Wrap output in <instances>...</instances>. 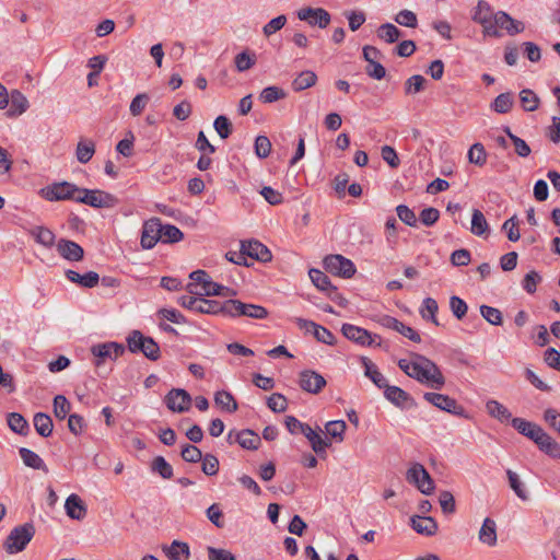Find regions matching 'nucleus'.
Instances as JSON below:
<instances>
[{"mask_svg":"<svg viewBox=\"0 0 560 560\" xmlns=\"http://www.w3.org/2000/svg\"><path fill=\"white\" fill-rule=\"evenodd\" d=\"M413 361L410 363L409 377L415 378L421 384H427L433 389L440 390L445 385V377L435 362L429 358L411 353Z\"/></svg>","mask_w":560,"mask_h":560,"instance_id":"1","label":"nucleus"},{"mask_svg":"<svg viewBox=\"0 0 560 560\" xmlns=\"http://www.w3.org/2000/svg\"><path fill=\"white\" fill-rule=\"evenodd\" d=\"M268 314V310L261 305L244 303L240 300L233 299L225 301L224 316L233 318L245 316L253 319H264Z\"/></svg>","mask_w":560,"mask_h":560,"instance_id":"2","label":"nucleus"},{"mask_svg":"<svg viewBox=\"0 0 560 560\" xmlns=\"http://www.w3.org/2000/svg\"><path fill=\"white\" fill-rule=\"evenodd\" d=\"M83 188L73 183L62 180L52 183L40 190V195L48 201L73 200L77 201L78 195H81Z\"/></svg>","mask_w":560,"mask_h":560,"instance_id":"3","label":"nucleus"},{"mask_svg":"<svg viewBox=\"0 0 560 560\" xmlns=\"http://www.w3.org/2000/svg\"><path fill=\"white\" fill-rule=\"evenodd\" d=\"M178 303L182 307L201 314L224 315L225 301L219 302L215 300H207L203 298H196L192 295H183L178 299Z\"/></svg>","mask_w":560,"mask_h":560,"instance_id":"4","label":"nucleus"},{"mask_svg":"<svg viewBox=\"0 0 560 560\" xmlns=\"http://www.w3.org/2000/svg\"><path fill=\"white\" fill-rule=\"evenodd\" d=\"M81 195H78L77 202L88 205L96 209H110L119 203V199L107 191L101 189L83 188Z\"/></svg>","mask_w":560,"mask_h":560,"instance_id":"5","label":"nucleus"},{"mask_svg":"<svg viewBox=\"0 0 560 560\" xmlns=\"http://www.w3.org/2000/svg\"><path fill=\"white\" fill-rule=\"evenodd\" d=\"M494 14L491 5L485 1L479 0L471 16L472 21L482 26L485 36L501 37L502 34L494 27Z\"/></svg>","mask_w":560,"mask_h":560,"instance_id":"6","label":"nucleus"},{"mask_svg":"<svg viewBox=\"0 0 560 560\" xmlns=\"http://www.w3.org/2000/svg\"><path fill=\"white\" fill-rule=\"evenodd\" d=\"M35 535V527H13L3 542L9 555L23 551Z\"/></svg>","mask_w":560,"mask_h":560,"instance_id":"7","label":"nucleus"},{"mask_svg":"<svg viewBox=\"0 0 560 560\" xmlns=\"http://www.w3.org/2000/svg\"><path fill=\"white\" fill-rule=\"evenodd\" d=\"M406 480L415 485L420 492L429 495L434 490V481L420 463H415L406 474Z\"/></svg>","mask_w":560,"mask_h":560,"instance_id":"8","label":"nucleus"},{"mask_svg":"<svg viewBox=\"0 0 560 560\" xmlns=\"http://www.w3.org/2000/svg\"><path fill=\"white\" fill-rule=\"evenodd\" d=\"M323 262L326 271L341 278L349 279L357 271L354 264L342 255H328Z\"/></svg>","mask_w":560,"mask_h":560,"instance_id":"9","label":"nucleus"},{"mask_svg":"<svg viewBox=\"0 0 560 560\" xmlns=\"http://www.w3.org/2000/svg\"><path fill=\"white\" fill-rule=\"evenodd\" d=\"M423 398L440 410L454 416L467 418L465 408L447 395L428 392L424 393Z\"/></svg>","mask_w":560,"mask_h":560,"instance_id":"10","label":"nucleus"},{"mask_svg":"<svg viewBox=\"0 0 560 560\" xmlns=\"http://www.w3.org/2000/svg\"><path fill=\"white\" fill-rule=\"evenodd\" d=\"M91 352L95 358V366L100 369L106 359L114 361L122 355L125 353V347L121 343L109 341L92 346Z\"/></svg>","mask_w":560,"mask_h":560,"instance_id":"11","label":"nucleus"},{"mask_svg":"<svg viewBox=\"0 0 560 560\" xmlns=\"http://www.w3.org/2000/svg\"><path fill=\"white\" fill-rule=\"evenodd\" d=\"M166 407L173 412L188 411L191 404V396L183 388H172L164 397Z\"/></svg>","mask_w":560,"mask_h":560,"instance_id":"12","label":"nucleus"},{"mask_svg":"<svg viewBox=\"0 0 560 560\" xmlns=\"http://www.w3.org/2000/svg\"><path fill=\"white\" fill-rule=\"evenodd\" d=\"M161 229L162 221L160 218H151L144 222L140 241L142 248L151 249L158 242H161Z\"/></svg>","mask_w":560,"mask_h":560,"instance_id":"13","label":"nucleus"},{"mask_svg":"<svg viewBox=\"0 0 560 560\" xmlns=\"http://www.w3.org/2000/svg\"><path fill=\"white\" fill-rule=\"evenodd\" d=\"M295 324L300 329H304L305 331H310V328H313L314 338L322 343L334 346L336 343V337L334 334L327 329L326 327L316 324L313 320L304 319L302 317L294 318Z\"/></svg>","mask_w":560,"mask_h":560,"instance_id":"14","label":"nucleus"},{"mask_svg":"<svg viewBox=\"0 0 560 560\" xmlns=\"http://www.w3.org/2000/svg\"><path fill=\"white\" fill-rule=\"evenodd\" d=\"M300 387L310 394H318L326 386L325 377L316 371L304 370L299 374Z\"/></svg>","mask_w":560,"mask_h":560,"instance_id":"15","label":"nucleus"},{"mask_svg":"<svg viewBox=\"0 0 560 560\" xmlns=\"http://www.w3.org/2000/svg\"><path fill=\"white\" fill-rule=\"evenodd\" d=\"M384 396L394 406L401 409L413 408L417 406V402L411 395L398 386L387 384L384 387Z\"/></svg>","mask_w":560,"mask_h":560,"instance_id":"16","label":"nucleus"},{"mask_svg":"<svg viewBox=\"0 0 560 560\" xmlns=\"http://www.w3.org/2000/svg\"><path fill=\"white\" fill-rule=\"evenodd\" d=\"M298 16L302 21H306L310 25H317L320 28H325L330 23V14L322 8H306L298 12Z\"/></svg>","mask_w":560,"mask_h":560,"instance_id":"17","label":"nucleus"},{"mask_svg":"<svg viewBox=\"0 0 560 560\" xmlns=\"http://www.w3.org/2000/svg\"><path fill=\"white\" fill-rule=\"evenodd\" d=\"M494 27L506 31L511 36L522 33L525 30L523 22L514 20L510 14L504 11H498L494 14Z\"/></svg>","mask_w":560,"mask_h":560,"instance_id":"18","label":"nucleus"},{"mask_svg":"<svg viewBox=\"0 0 560 560\" xmlns=\"http://www.w3.org/2000/svg\"><path fill=\"white\" fill-rule=\"evenodd\" d=\"M242 248L246 250L247 257L260 262H268L272 259L270 249L257 240L242 241Z\"/></svg>","mask_w":560,"mask_h":560,"instance_id":"19","label":"nucleus"},{"mask_svg":"<svg viewBox=\"0 0 560 560\" xmlns=\"http://www.w3.org/2000/svg\"><path fill=\"white\" fill-rule=\"evenodd\" d=\"M341 332L347 339L360 346H373L374 343L372 334L359 326L352 324H343L341 327Z\"/></svg>","mask_w":560,"mask_h":560,"instance_id":"20","label":"nucleus"},{"mask_svg":"<svg viewBox=\"0 0 560 560\" xmlns=\"http://www.w3.org/2000/svg\"><path fill=\"white\" fill-rule=\"evenodd\" d=\"M58 254L66 260L80 261L84 257L83 248L74 241L60 238L57 244Z\"/></svg>","mask_w":560,"mask_h":560,"instance_id":"21","label":"nucleus"},{"mask_svg":"<svg viewBox=\"0 0 560 560\" xmlns=\"http://www.w3.org/2000/svg\"><path fill=\"white\" fill-rule=\"evenodd\" d=\"M511 424L520 434L532 440L535 444L544 432L540 425L518 417L513 418Z\"/></svg>","mask_w":560,"mask_h":560,"instance_id":"22","label":"nucleus"},{"mask_svg":"<svg viewBox=\"0 0 560 560\" xmlns=\"http://www.w3.org/2000/svg\"><path fill=\"white\" fill-rule=\"evenodd\" d=\"M30 104L26 96L19 90H12L9 98L8 117H18L25 113Z\"/></svg>","mask_w":560,"mask_h":560,"instance_id":"23","label":"nucleus"},{"mask_svg":"<svg viewBox=\"0 0 560 560\" xmlns=\"http://www.w3.org/2000/svg\"><path fill=\"white\" fill-rule=\"evenodd\" d=\"M66 277L69 281L88 289L96 287L100 282V276L95 271H88L84 275H80L79 272L69 269L66 271Z\"/></svg>","mask_w":560,"mask_h":560,"instance_id":"24","label":"nucleus"},{"mask_svg":"<svg viewBox=\"0 0 560 560\" xmlns=\"http://www.w3.org/2000/svg\"><path fill=\"white\" fill-rule=\"evenodd\" d=\"M68 516L75 521H82L86 513V506L78 494H70L65 503Z\"/></svg>","mask_w":560,"mask_h":560,"instance_id":"25","label":"nucleus"},{"mask_svg":"<svg viewBox=\"0 0 560 560\" xmlns=\"http://www.w3.org/2000/svg\"><path fill=\"white\" fill-rule=\"evenodd\" d=\"M19 454L26 467L42 470L45 474H48L49 469H48L47 465L42 459V457L38 454H36L34 451L26 448V447H21L19 450Z\"/></svg>","mask_w":560,"mask_h":560,"instance_id":"26","label":"nucleus"},{"mask_svg":"<svg viewBox=\"0 0 560 560\" xmlns=\"http://www.w3.org/2000/svg\"><path fill=\"white\" fill-rule=\"evenodd\" d=\"M361 363L364 368V375L369 377L375 386L384 388L387 381L384 375L378 371L377 366L366 357H361Z\"/></svg>","mask_w":560,"mask_h":560,"instance_id":"27","label":"nucleus"},{"mask_svg":"<svg viewBox=\"0 0 560 560\" xmlns=\"http://www.w3.org/2000/svg\"><path fill=\"white\" fill-rule=\"evenodd\" d=\"M538 448L552 458H560V444L551 438L547 432H542L538 441H536Z\"/></svg>","mask_w":560,"mask_h":560,"instance_id":"28","label":"nucleus"},{"mask_svg":"<svg viewBox=\"0 0 560 560\" xmlns=\"http://www.w3.org/2000/svg\"><path fill=\"white\" fill-rule=\"evenodd\" d=\"M235 442L246 450H257L260 445V438L250 429L235 432Z\"/></svg>","mask_w":560,"mask_h":560,"instance_id":"29","label":"nucleus"},{"mask_svg":"<svg viewBox=\"0 0 560 560\" xmlns=\"http://www.w3.org/2000/svg\"><path fill=\"white\" fill-rule=\"evenodd\" d=\"M487 412L492 417L499 420L500 422H508L513 419L510 410L499 402L498 400L491 399L486 404Z\"/></svg>","mask_w":560,"mask_h":560,"instance_id":"30","label":"nucleus"},{"mask_svg":"<svg viewBox=\"0 0 560 560\" xmlns=\"http://www.w3.org/2000/svg\"><path fill=\"white\" fill-rule=\"evenodd\" d=\"M95 153V143L91 139H81L75 149V156L77 160L82 163L86 164L91 161Z\"/></svg>","mask_w":560,"mask_h":560,"instance_id":"31","label":"nucleus"},{"mask_svg":"<svg viewBox=\"0 0 560 560\" xmlns=\"http://www.w3.org/2000/svg\"><path fill=\"white\" fill-rule=\"evenodd\" d=\"M33 422H34V428H35L36 432L40 436L48 438L51 435L52 429H54V423H52L51 418L47 413H44V412L35 413Z\"/></svg>","mask_w":560,"mask_h":560,"instance_id":"32","label":"nucleus"},{"mask_svg":"<svg viewBox=\"0 0 560 560\" xmlns=\"http://www.w3.org/2000/svg\"><path fill=\"white\" fill-rule=\"evenodd\" d=\"M30 234L35 238L36 243L47 248L52 247L56 241L54 232L45 226H34L30 230Z\"/></svg>","mask_w":560,"mask_h":560,"instance_id":"33","label":"nucleus"},{"mask_svg":"<svg viewBox=\"0 0 560 560\" xmlns=\"http://www.w3.org/2000/svg\"><path fill=\"white\" fill-rule=\"evenodd\" d=\"M308 276L313 282V284L323 292H335V285L331 283L329 277L324 273L322 270L312 268L308 271Z\"/></svg>","mask_w":560,"mask_h":560,"instance_id":"34","label":"nucleus"},{"mask_svg":"<svg viewBox=\"0 0 560 560\" xmlns=\"http://www.w3.org/2000/svg\"><path fill=\"white\" fill-rule=\"evenodd\" d=\"M317 82V75L311 70H304L292 81V89L295 92L304 91L312 88Z\"/></svg>","mask_w":560,"mask_h":560,"instance_id":"35","label":"nucleus"},{"mask_svg":"<svg viewBox=\"0 0 560 560\" xmlns=\"http://www.w3.org/2000/svg\"><path fill=\"white\" fill-rule=\"evenodd\" d=\"M438 311H439L438 302L433 298H425L422 301L419 313L424 320L431 322L432 324L439 326L440 323L436 318Z\"/></svg>","mask_w":560,"mask_h":560,"instance_id":"36","label":"nucleus"},{"mask_svg":"<svg viewBox=\"0 0 560 560\" xmlns=\"http://www.w3.org/2000/svg\"><path fill=\"white\" fill-rule=\"evenodd\" d=\"M8 425L13 432L23 436H25L30 431L27 420L19 412H11L8 415Z\"/></svg>","mask_w":560,"mask_h":560,"instance_id":"37","label":"nucleus"},{"mask_svg":"<svg viewBox=\"0 0 560 560\" xmlns=\"http://www.w3.org/2000/svg\"><path fill=\"white\" fill-rule=\"evenodd\" d=\"M377 37L388 44L397 42L401 36V31L392 23H384L378 26Z\"/></svg>","mask_w":560,"mask_h":560,"instance_id":"38","label":"nucleus"},{"mask_svg":"<svg viewBox=\"0 0 560 560\" xmlns=\"http://www.w3.org/2000/svg\"><path fill=\"white\" fill-rule=\"evenodd\" d=\"M214 402L228 412H235L238 408L233 395L226 390H218L214 394Z\"/></svg>","mask_w":560,"mask_h":560,"instance_id":"39","label":"nucleus"},{"mask_svg":"<svg viewBox=\"0 0 560 560\" xmlns=\"http://www.w3.org/2000/svg\"><path fill=\"white\" fill-rule=\"evenodd\" d=\"M514 104L513 94L505 92L499 94L491 104V109L499 114L509 113Z\"/></svg>","mask_w":560,"mask_h":560,"instance_id":"40","label":"nucleus"},{"mask_svg":"<svg viewBox=\"0 0 560 560\" xmlns=\"http://www.w3.org/2000/svg\"><path fill=\"white\" fill-rule=\"evenodd\" d=\"M488 231H489V225H488V222H487L483 213L478 209H474L472 214H471L470 232L474 235L481 236L485 233H487Z\"/></svg>","mask_w":560,"mask_h":560,"instance_id":"41","label":"nucleus"},{"mask_svg":"<svg viewBox=\"0 0 560 560\" xmlns=\"http://www.w3.org/2000/svg\"><path fill=\"white\" fill-rule=\"evenodd\" d=\"M235 293L236 292L233 289L219 284L210 279V281L205 282V290L202 294L207 296H230Z\"/></svg>","mask_w":560,"mask_h":560,"instance_id":"42","label":"nucleus"},{"mask_svg":"<svg viewBox=\"0 0 560 560\" xmlns=\"http://www.w3.org/2000/svg\"><path fill=\"white\" fill-rule=\"evenodd\" d=\"M467 158L469 163L477 166H483L487 162L485 147L479 142L474 143L468 150Z\"/></svg>","mask_w":560,"mask_h":560,"instance_id":"43","label":"nucleus"},{"mask_svg":"<svg viewBox=\"0 0 560 560\" xmlns=\"http://www.w3.org/2000/svg\"><path fill=\"white\" fill-rule=\"evenodd\" d=\"M162 243H177L184 238V233L173 224H163L161 229Z\"/></svg>","mask_w":560,"mask_h":560,"instance_id":"44","label":"nucleus"},{"mask_svg":"<svg viewBox=\"0 0 560 560\" xmlns=\"http://www.w3.org/2000/svg\"><path fill=\"white\" fill-rule=\"evenodd\" d=\"M520 100L524 110L526 112H534L539 106V97L529 89H524L520 92Z\"/></svg>","mask_w":560,"mask_h":560,"instance_id":"45","label":"nucleus"},{"mask_svg":"<svg viewBox=\"0 0 560 560\" xmlns=\"http://www.w3.org/2000/svg\"><path fill=\"white\" fill-rule=\"evenodd\" d=\"M152 471L159 474L163 479L173 477V467L163 456H156L151 464Z\"/></svg>","mask_w":560,"mask_h":560,"instance_id":"46","label":"nucleus"},{"mask_svg":"<svg viewBox=\"0 0 560 560\" xmlns=\"http://www.w3.org/2000/svg\"><path fill=\"white\" fill-rule=\"evenodd\" d=\"M213 128L215 129L221 139H228L233 132L232 122L224 115H220L214 119Z\"/></svg>","mask_w":560,"mask_h":560,"instance_id":"47","label":"nucleus"},{"mask_svg":"<svg viewBox=\"0 0 560 560\" xmlns=\"http://www.w3.org/2000/svg\"><path fill=\"white\" fill-rule=\"evenodd\" d=\"M287 96V93L283 89L279 86H267L265 88L259 95V100L262 103H273L276 101L282 100Z\"/></svg>","mask_w":560,"mask_h":560,"instance_id":"48","label":"nucleus"},{"mask_svg":"<svg viewBox=\"0 0 560 560\" xmlns=\"http://www.w3.org/2000/svg\"><path fill=\"white\" fill-rule=\"evenodd\" d=\"M480 314L490 325L500 326L503 323L501 311L493 306L481 305Z\"/></svg>","mask_w":560,"mask_h":560,"instance_id":"49","label":"nucleus"},{"mask_svg":"<svg viewBox=\"0 0 560 560\" xmlns=\"http://www.w3.org/2000/svg\"><path fill=\"white\" fill-rule=\"evenodd\" d=\"M326 433L336 439L337 441H343L345 431L347 429V424L343 420H332L328 421L325 425Z\"/></svg>","mask_w":560,"mask_h":560,"instance_id":"50","label":"nucleus"},{"mask_svg":"<svg viewBox=\"0 0 560 560\" xmlns=\"http://www.w3.org/2000/svg\"><path fill=\"white\" fill-rule=\"evenodd\" d=\"M427 83V80L421 74H413L410 78H408L405 82V93L407 95L409 94H417L424 90V85Z\"/></svg>","mask_w":560,"mask_h":560,"instance_id":"51","label":"nucleus"},{"mask_svg":"<svg viewBox=\"0 0 560 560\" xmlns=\"http://www.w3.org/2000/svg\"><path fill=\"white\" fill-rule=\"evenodd\" d=\"M71 410L70 401L63 395L54 398V413L59 420H63Z\"/></svg>","mask_w":560,"mask_h":560,"instance_id":"52","label":"nucleus"},{"mask_svg":"<svg viewBox=\"0 0 560 560\" xmlns=\"http://www.w3.org/2000/svg\"><path fill=\"white\" fill-rule=\"evenodd\" d=\"M182 458L187 463H198L202 459V452L195 445L186 443L182 446Z\"/></svg>","mask_w":560,"mask_h":560,"instance_id":"53","label":"nucleus"},{"mask_svg":"<svg viewBox=\"0 0 560 560\" xmlns=\"http://www.w3.org/2000/svg\"><path fill=\"white\" fill-rule=\"evenodd\" d=\"M145 336L140 330H132L127 337L128 349L132 353L141 352Z\"/></svg>","mask_w":560,"mask_h":560,"instance_id":"54","label":"nucleus"},{"mask_svg":"<svg viewBox=\"0 0 560 560\" xmlns=\"http://www.w3.org/2000/svg\"><path fill=\"white\" fill-rule=\"evenodd\" d=\"M180 555L185 556V559L189 557V547L186 542L174 540L168 548L167 556L171 560H182Z\"/></svg>","mask_w":560,"mask_h":560,"instance_id":"55","label":"nucleus"},{"mask_svg":"<svg viewBox=\"0 0 560 560\" xmlns=\"http://www.w3.org/2000/svg\"><path fill=\"white\" fill-rule=\"evenodd\" d=\"M450 308L457 319H463L467 314L468 305L459 296L453 295L450 298Z\"/></svg>","mask_w":560,"mask_h":560,"instance_id":"56","label":"nucleus"},{"mask_svg":"<svg viewBox=\"0 0 560 560\" xmlns=\"http://www.w3.org/2000/svg\"><path fill=\"white\" fill-rule=\"evenodd\" d=\"M234 62H235L236 69L240 72H244V71H247L248 69H250L255 65L256 57H255V55L250 56L248 54V51L245 50L235 56Z\"/></svg>","mask_w":560,"mask_h":560,"instance_id":"57","label":"nucleus"},{"mask_svg":"<svg viewBox=\"0 0 560 560\" xmlns=\"http://www.w3.org/2000/svg\"><path fill=\"white\" fill-rule=\"evenodd\" d=\"M395 22L410 28H415L418 25L417 15L412 11L406 9L396 14Z\"/></svg>","mask_w":560,"mask_h":560,"instance_id":"58","label":"nucleus"},{"mask_svg":"<svg viewBox=\"0 0 560 560\" xmlns=\"http://www.w3.org/2000/svg\"><path fill=\"white\" fill-rule=\"evenodd\" d=\"M267 406L270 408L273 412H284L288 408V401L287 398L280 394V393H273L268 399H267Z\"/></svg>","mask_w":560,"mask_h":560,"instance_id":"59","label":"nucleus"},{"mask_svg":"<svg viewBox=\"0 0 560 560\" xmlns=\"http://www.w3.org/2000/svg\"><path fill=\"white\" fill-rule=\"evenodd\" d=\"M396 212L401 222L408 226L417 225V217L415 212L406 205H399L396 207Z\"/></svg>","mask_w":560,"mask_h":560,"instance_id":"60","label":"nucleus"},{"mask_svg":"<svg viewBox=\"0 0 560 560\" xmlns=\"http://www.w3.org/2000/svg\"><path fill=\"white\" fill-rule=\"evenodd\" d=\"M255 153L258 158L265 159L270 154L271 151V142L266 136H258L255 139Z\"/></svg>","mask_w":560,"mask_h":560,"instance_id":"61","label":"nucleus"},{"mask_svg":"<svg viewBox=\"0 0 560 560\" xmlns=\"http://www.w3.org/2000/svg\"><path fill=\"white\" fill-rule=\"evenodd\" d=\"M541 281V277L538 272L535 270H532L527 272L522 281L523 289L529 293L533 294L537 290V284Z\"/></svg>","mask_w":560,"mask_h":560,"instance_id":"62","label":"nucleus"},{"mask_svg":"<svg viewBox=\"0 0 560 560\" xmlns=\"http://www.w3.org/2000/svg\"><path fill=\"white\" fill-rule=\"evenodd\" d=\"M206 550L208 560H236L235 556L228 549L208 546Z\"/></svg>","mask_w":560,"mask_h":560,"instance_id":"63","label":"nucleus"},{"mask_svg":"<svg viewBox=\"0 0 560 560\" xmlns=\"http://www.w3.org/2000/svg\"><path fill=\"white\" fill-rule=\"evenodd\" d=\"M544 420L552 430L560 434V412L553 408H547L544 412Z\"/></svg>","mask_w":560,"mask_h":560,"instance_id":"64","label":"nucleus"}]
</instances>
